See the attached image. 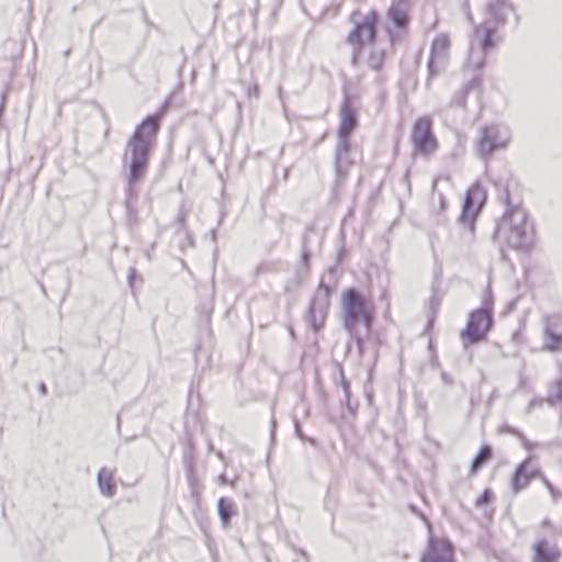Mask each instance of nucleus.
<instances>
[{"mask_svg": "<svg viewBox=\"0 0 562 562\" xmlns=\"http://www.w3.org/2000/svg\"><path fill=\"white\" fill-rule=\"evenodd\" d=\"M495 30L485 26H477L475 35L481 38V48L483 53H487L494 45Z\"/></svg>", "mask_w": 562, "mask_h": 562, "instance_id": "nucleus-18", "label": "nucleus"}, {"mask_svg": "<svg viewBox=\"0 0 562 562\" xmlns=\"http://www.w3.org/2000/svg\"><path fill=\"white\" fill-rule=\"evenodd\" d=\"M360 15L359 11H355L350 15L353 27L347 36V43L352 47V64L356 65L361 57L364 47H370L368 66L373 70H380L385 61V52L376 47V26L379 14L375 10H370L361 21H357Z\"/></svg>", "mask_w": 562, "mask_h": 562, "instance_id": "nucleus-2", "label": "nucleus"}, {"mask_svg": "<svg viewBox=\"0 0 562 562\" xmlns=\"http://www.w3.org/2000/svg\"><path fill=\"white\" fill-rule=\"evenodd\" d=\"M542 334L546 350L551 352L562 351V311L543 316Z\"/></svg>", "mask_w": 562, "mask_h": 562, "instance_id": "nucleus-8", "label": "nucleus"}, {"mask_svg": "<svg viewBox=\"0 0 562 562\" xmlns=\"http://www.w3.org/2000/svg\"><path fill=\"white\" fill-rule=\"evenodd\" d=\"M411 0H393L386 15L393 25L405 31L409 25Z\"/></svg>", "mask_w": 562, "mask_h": 562, "instance_id": "nucleus-12", "label": "nucleus"}, {"mask_svg": "<svg viewBox=\"0 0 562 562\" xmlns=\"http://www.w3.org/2000/svg\"><path fill=\"white\" fill-rule=\"evenodd\" d=\"M493 325L492 307L485 305L469 314L465 328L461 331V338L465 344H476L486 338Z\"/></svg>", "mask_w": 562, "mask_h": 562, "instance_id": "nucleus-6", "label": "nucleus"}, {"mask_svg": "<svg viewBox=\"0 0 562 562\" xmlns=\"http://www.w3.org/2000/svg\"><path fill=\"white\" fill-rule=\"evenodd\" d=\"M492 497H493L492 492H491V491H488V490H485V491L481 494V496L477 498V501H476V505H477V506H482V505H484V504L488 503V502L492 499Z\"/></svg>", "mask_w": 562, "mask_h": 562, "instance_id": "nucleus-21", "label": "nucleus"}, {"mask_svg": "<svg viewBox=\"0 0 562 562\" xmlns=\"http://www.w3.org/2000/svg\"><path fill=\"white\" fill-rule=\"evenodd\" d=\"M339 137L346 149H348V138L357 126V113L353 108H342L340 112Z\"/></svg>", "mask_w": 562, "mask_h": 562, "instance_id": "nucleus-15", "label": "nucleus"}, {"mask_svg": "<svg viewBox=\"0 0 562 562\" xmlns=\"http://www.w3.org/2000/svg\"><path fill=\"white\" fill-rule=\"evenodd\" d=\"M559 397L562 398V391L560 392Z\"/></svg>", "mask_w": 562, "mask_h": 562, "instance_id": "nucleus-23", "label": "nucleus"}, {"mask_svg": "<svg viewBox=\"0 0 562 562\" xmlns=\"http://www.w3.org/2000/svg\"><path fill=\"white\" fill-rule=\"evenodd\" d=\"M542 477V472L532 456L526 457L517 464L510 479L513 494H518L533 480Z\"/></svg>", "mask_w": 562, "mask_h": 562, "instance_id": "nucleus-9", "label": "nucleus"}, {"mask_svg": "<svg viewBox=\"0 0 562 562\" xmlns=\"http://www.w3.org/2000/svg\"><path fill=\"white\" fill-rule=\"evenodd\" d=\"M439 210L443 212L447 207V201L442 194H439Z\"/></svg>", "mask_w": 562, "mask_h": 562, "instance_id": "nucleus-22", "label": "nucleus"}, {"mask_svg": "<svg viewBox=\"0 0 562 562\" xmlns=\"http://www.w3.org/2000/svg\"><path fill=\"white\" fill-rule=\"evenodd\" d=\"M310 318H311L314 329L318 330L324 325L325 312H322L319 318H317V310H316L315 304L313 303L310 307Z\"/></svg>", "mask_w": 562, "mask_h": 562, "instance_id": "nucleus-20", "label": "nucleus"}, {"mask_svg": "<svg viewBox=\"0 0 562 562\" xmlns=\"http://www.w3.org/2000/svg\"><path fill=\"white\" fill-rule=\"evenodd\" d=\"M508 142L509 136L506 131H501L496 127L490 126L483 130L477 149L482 156H487L495 149L506 147Z\"/></svg>", "mask_w": 562, "mask_h": 562, "instance_id": "nucleus-11", "label": "nucleus"}, {"mask_svg": "<svg viewBox=\"0 0 562 562\" xmlns=\"http://www.w3.org/2000/svg\"><path fill=\"white\" fill-rule=\"evenodd\" d=\"M344 311L342 323L346 330L352 334L357 324L362 322L368 330L372 328L374 313L367 300L353 288L346 289L341 294Z\"/></svg>", "mask_w": 562, "mask_h": 562, "instance_id": "nucleus-4", "label": "nucleus"}, {"mask_svg": "<svg viewBox=\"0 0 562 562\" xmlns=\"http://www.w3.org/2000/svg\"><path fill=\"white\" fill-rule=\"evenodd\" d=\"M450 49V38L447 34H439L435 37L431 45V53L428 63V69L431 75L437 72V64L447 60Z\"/></svg>", "mask_w": 562, "mask_h": 562, "instance_id": "nucleus-13", "label": "nucleus"}, {"mask_svg": "<svg viewBox=\"0 0 562 562\" xmlns=\"http://www.w3.org/2000/svg\"><path fill=\"white\" fill-rule=\"evenodd\" d=\"M492 458V449L488 445H483L479 449L476 456L474 457L471 467L470 474L472 476L476 475L480 469Z\"/></svg>", "mask_w": 562, "mask_h": 562, "instance_id": "nucleus-17", "label": "nucleus"}, {"mask_svg": "<svg viewBox=\"0 0 562 562\" xmlns=\"http://www.w3.org/2000/svg\"><path fill=\"white\" fill-rule=\"evenodd\" d=\"M431 120L427 116L415 121L412 131V143L423 156L429 157L438 149V140L431 130Z\"/></svg>", "mask_w": 562, "mask_h": 562, "instance_id": "nucleus-7", "label": "nucleus"}, {"mask_svg": "<svg viewBox=\"0 0 562 562\" xmlns=\"http://www.w3.org/2000/svg\"><path fill=\"white\" fill-rule=\"evenodd\" d=\"M420 562H454L452 544L446 539L430 536Z\"/></svg>", "mask_w": 562, "mask_h": 562, "instance_id": "nucleus-10", "label": "nucleus"}, {"mask_svg": "<svg viewBox=\"0 0 562 562\" xmlns=\"http://www.w3.org/2000/svg\"><path fill=\"white\" fill-rule=\"evenodd\" d=\"M217 510L221 517L222 525L224 527L228 526L229 519L234 514L233 504L228 499L222 497L217 502Z\"/></svg>", "mask_w": 562, "mask_h": 562, "instance_id": "nucleus-19", "label": "nucleus"}, {"mask_svg": "<svg viewBox=\"0 0 562 562\" xmlns=\"http://www.w3.org/2000/svg\"><path fill=\"white\" fill-rule=\"evenodd\" d=\"M506 211L502 215L494 239L515 250H529L536 243V231L527 212L521 205H513L509 192L504 193Z\"/></svg>", "mask_w": 562, "mask_h": 562, "instance_id": "nucleus-1", "label": "nucleus"}, {"mask_svg": "<svg viewBox=\"0 0 562 562\" xmlns=\"http://www.w3.org/2000/svg\"><path fill=\"white\" fill-rule=\"evenodd\" d=\"M160 126V115H150L136 126L127 146L132 153L130 182H137L146 172L149 154Z\"/></svg>", "mask_w": 562, "mask_h": 562, "instance_id": "nucleus-3", "label": "nucleus"}, {"mask_svg": "<svg viewBox=\"0 0 562 562\" xmlns=\"http://www.w3.org/2000/svg\"><path fill=\"white\" fill-rule=\"evenodd\" d=\"M532 551V562H559L562 555L559 547L547 539L537 540Z\"/></svg>", "mask_w": 562, "mask_h": 562, "instance_id": "nucleus-14", "label": "nucleus"}, {"mask_svg": "<svg viewBox=\"0 0 562 562\" xmlns=\"http://www.w3.org/2000/svg\"><path fill=\"white\" fill-rule=\"evenodd\" d=\"M98 482L101 493L105 496H113L115 493V482L113 472L102 468L98 474Z\"/></svg>", "mask_w": 562, "mask_h": 562, "instance_id": "nucleus-16", "label": "nucleus"}, {"mask_svg": "<svg viewBox=\"0 0 562 562\" xmlns=\"http://www.w3.org/2000/svg\"><path fill=\"white\" fill-rule=\"evenodd\" d=\"M487 192L479 181L473 182L467 190L461 206L459 222L467 226L471 233L475 231L477 216L486 203Z\"/></svg>", "mask_w": 562, "mask_h": 562, "instance_id": "nucleus-5", "label": "nucleus"}]
</instances>
